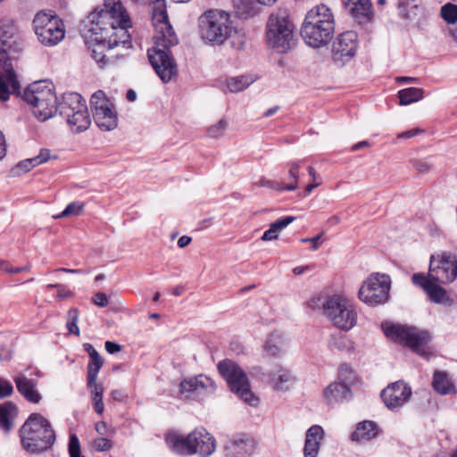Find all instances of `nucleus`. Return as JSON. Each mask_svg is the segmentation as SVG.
Masks as SVG:
<instances>
[{"instance_id":"nucleus-1","label":"nucleus","mask_w":457,"mask_h":457,"mask_svg":"<svg viewBox=\"0 0 457 457\" xmlns=\"http://www.w3.org/2000/svg\"><path fill=\"white\" fill-rule=\"evenodd\" d=\"M88 31L96 46L92 49V57L104 67L108 61L104 50L112 49L120 44L129 43L127 29L131 27L129 13L119 0H105L104 8L95 10L88 16Z\"/></svg>"},{"instance_id":"nucleus-2","label":"nucleus","mask_w":457,"mask_h":457,"mask_svg":"<svg viewBox=\"0 0 457 457\" xmlns=\"http://www.w3.org/2000/svg\"><path fill=\"white\" fill-rule=\"evenodd\" d=\"M152 21L155 35L154 46L148 50L149 61L163 82L170 81L177 73L176 63L169 48L178 44V37L169 22L166 4L157 0L152 8Z\"/></svg>"},{"instance_id":"nucleus-3","label":"nucleus","mask_w":457,"mask_h":457,"mask_svg":"<svg viewBox=\"0 0 457 457\" xmlns=\"http://www.w3.org/2000/svg\"><path fill=\"white\" fill-rule=\"evenodd\" d=\"M200 32L204 40L212 45H221L230 40L231 46L240 50L245 45V36L233 25L230 15L219 10H210L200 18Z\"/></svg>"},{"instance_id":"nucleus-4","label":"nucleus","mask_w":457,"mask_h":457,"mask_svg":"<svg viewBox=\"0 0 457 457\" xmlns=\"http://www.w3.org/2000/svg\"><path fill=\"white\" fill-rule=\"evenodd\" d=\"M18 31L9 19L0 21V101L5 102L19 88L12 62L11 53L17 42Z\"/></svg>"},{"instance_id":"nucleus-5","label":"nucleus","mask_w":457,"mask_h":457,"mask_svg":"<svg viewBox=\"0 0 457 457\" xmlns=\"http://www.w3.org/2000/svg\"><path fill=\"white\" fill-rule=\"evenodd\" d=\"M335 32L334 14L329 7L319 4L312 8L301 27V36L309 46L320 48L330 42Z\"/></svg>"},{"instance_id":"nucleus-6","label":"nucleus","mask_w":457,"mask_h":457,"mask_svg":"<svg viewBox=\"0 0 457 457\" xmlns=\"http://www.w3.org/2000/svg\"><path fill=\"white\" fill-rule=\"evenodd\" d=\"M21 443L27 452L39 453L55 442V433L50 421L40 413H31L20 429Z\"/></svg>"},{"instance_id":"nucleus-7","label":"nucleus","mask_w":457,"mask_h":457,"mask_svg":"<svg viewBox=\"0 0 457 457\" xmlns=\"http://www.w3.org/2000/svg\"><path fill=\"white\" fill-rule=\"evenodd\" d=\"M166 442L173 452L182 455L199 454L208 457L216 449L215 439L204 428H195L187 437L169 434Z\"/></svg>"},{"instance_id":"nucleus-8","label":"nucleus","mask_w":457,"mask_h":457,"mask_svg":"<svg viewBox=\"0 0 457 457\" xmlns=\"http://www.w3.org/2000/svg\"><path fill=\"white\" fill-rule=\"evenodd\" d=\"M295 26L286 12L271 13L266 26L268 46L277 53H288L295 46Z\"/></svg>"},{"instance_id":"nucleus-9","label":"nucleus","mask_w":457,"mask_h":457,"mask_svg":"<svg viewBox=\"0 0 457 457\" xmlns=\"http://www.w3.org/2000/svg\"><path fill=\"white\" fill-rule=\"evenodd\" d=\"M24 101L32 106L34 115L45 121L57 112L54 86L47 80L31 83L23 93Z\"/></svg>"},{"instance_id":"nucleus-10","label":"nucleus","mask_w":457,"mask_h":457,"mask_svg":"<svg viewBox=\"0 0 457 457\" xmlns=\"http://www.w3.org/2000/svg\"><path fill=\"white\" fill-rule=\"evenodd\" d=\"M326 318L337 328L348 331L357 323V312L346 298L334 295L321 304Z\"/></svg>"},{"instance_id":"nucleus-11","label":"nucleus","mask_w":457,"mask_h":457,"mask_svg":"<svg viewBox=\"0 0 457 457\" xmlns=\"http://www.w3.org/2000/svg\"><path fill=\"white\" fill-rule=\"evenodd\" d=\"M220 375L228 382L231 391L236 393L242 400L253 404L257 398L250 389V383L245 372L231 360H224L218 364Z\"/></svg>"},{"instance_id":"nucleus-12","label":"nucleus","mask_w":457,"mask_h":457,"mask_svg":"<svg viewBox=\"0 0 457 457\" xmlns=\"http://www.w3.org/2000/svg\"><path fill=\"white\" fill-rule=\"evenodd\" d=\"M35 33L46 46L57 45L64 37L62 21L53 12H39L33 20Z\"/></svg>"},{"instance_id":"nucleus-13","label":"nucleus","mask_w":457,"mask_h":457,"mask_svg":"<svg viewBox=\"0 0 457 457\" xmlns=\"http://www.w3.org/2000/svg\"><path fill=\"white\" fill-rule=\"evenodd\" d=\"M382 327L388 338L409 346L420 355H425L423 347L429 340V335L427 332L398 324L385 323Z\"/></svg>"},{"instance_id":"nucleus-14","label":"nucleus","mask_w":457,"mask_h":457,"mask_svg":"<svg viewBox=\"0 0 457 457\" xmlns=\"http://www.w3.org/2000/svg\"><path fill=\"white\" fill-rule=\"evenodd\" d=\"M391 278L381 273L371 274L359 290V298L370 306L385 303L389 298Z\"/></svg>"},{"instance_id":"nucleus-15","label":"nucleus","mask_w":457,"mask_h":457,"mask_svg":"<svg viewBox=\"0 0 457 457\" xmlns=\"http://www.w3.org/2000/svg\"><path fill=\"white\" fill-rule=\"evenodd\" d=\"M90 106L94 120L101 130L111 131L117 128V111L104 91L98 90L92 95Z\"/></svg>"},{"instance_id":"nucleus-16","label":"nucleus","mask_w":457,"mask_h":457,"mask_svg":"<svg viewBox=\"0 0 457 457\" xmlns=\"http://www.w3.org/2000/svg\"><path fill=\"white\" fill-rule=\"evenodd\" d=\"M427 278L442 284L453 282L457 278V256L447 252L431 255Z\"/></svg>"},{"instance_id":"nucleus-17","label":"nucleus","mask_w":457,"mask_h":457,"mask_svg":"<svg viewBox=\"0 0 457 457\" xmlns=\"http://www.w3.org/2000/svg\"><path fill=\"white\" fill-rule=\"evenodd\" d=\"M357 47V34L354 31L350 30L341 33L333 42V62L338 66H344L353 58Z\"/></svg>"},{"instance_id":"nucleus-18","label":"nucleus","mask_w":457,"mask_h":457,"mask_svg":"<svg viewBox=\"0 0 457 457\" xmlns=\"http://www.w3.org/2000/svg\"><path fill=\"white\" fill-rule=\"evenodd\" d=\"M262 370L261 367H253L252 374L253 376L262 375V379L275 391H287L295 382L292 372L281 365L276 366L272 371L267 374L262 372Z\"/></svg>"},{"instance_id":"nucleus-19","label":"nucleus","mask_w":457,"mask_h":457,"mask_svg":"<svg viewBox=\"0 0 457 457\" xmlns=\"http://www.w3.org/2000/svg\"><path fill=\"white\" fill-rule=\"evenodd\" d=\"M414 285L420 287L428 295L429 299L439 304H452L453 300L447 295L444 287L436 284V281L427 278L423 273H414L411 277Z\"/></svg>"},{"instance_id":"nucleus-20","label":"nucleus","mask_w":457,"mask_h":457,"mask_svg":"<svg viewBox=\"0 0 457 457\" xmlns=\"http://www.w3.org/2000/svg\"><path fill=\"white\" fill-rule=\"evenodd\" d=\"M411 395V387L402 381H397L389 385L381 393L383 402L389 409H395L403 406L408 402Z\"/></svg>"},{"instance_id":"nucleus-21","label":"nucleus","mask_w":457,"mask_h":457,"mask_svg":"<svg viewBox=\"0 0 457 457\" xmlns=\"http://www.w3.org/2000/svg\"><path fill=\"white\" fill-rule=\"evenodd\" d=\"M255 449L254 440L247 435H237L225 445L227 457H248Z\"/></svg>"},{"instance_id":"nucleus-22","label":"nucleus","mask_w":457,"mask_h":457,"mask_svg":"<svg viewBox=\"0 0 457 457\" xmlns=\"http://www.w3.org/2000/svg\"><path fill=\"white\" fill-rule=\"evenodd\" d=\"M17 391L29 403H38L42 396L37 390V380L29 378L23 373H18L14 376Z\"/></svg>"},{"instance_id":"nucleus-23","label":"nucleus","mask_w":457,"mask_h":457,"mask_svg":"<svg viewBox=\"0 0 457 457\" xmlns=\"http://www.w3.org/2000/svg\"><path fill=\"white\" fill-rule=\"evenodd\" d=\"M82 108H87L86 102L79 94L74 92L65 93L57 105V111L64 119L73 118Z\"/></svg>"},{"instance_id":"nucleus-24","label":"nucleus","mask_w":457,"mask_h":457,"mask_svg":"<svg viewBox=\"0 0 457 457\" xmlns=\"http://www.w3.org/2000/svg\"><path fill=\"white\" fill-rule=\"evenodd\" d=\"M348 13L359 23L371 20L372 10L370 0H342Z\"/></svg>"},{"instance_id":"nucleus-25","label":"nucleus","mask_w":457,"mask_h":457,"mask_svg":"<svg viewBox=\"0 0 457 457\" xmlns=\"http://www.w3.org/2000/svg\"><path fill=\"white\" fill-rule=\"evenodd\" d=\"M288 345L286 336L279 331L270 333L263 345V352L268 357L278 358L282 356Z\"/></svg>"},{"instance_id":"nucleus-26","label":"nucleus","mask_w":457,"mask_h":457,"mask_svg":"<svg viewBox=\"0 0 457 457\" xmlns=\"http://www.w3.org/2000/svg\"><path fill=\"white\" fill-rule=\"evenodd\" d=\"M323 395L328 405L333 406L351 398L350 388L346 384L335 381L329 384L324 390Z\"/></svg>"},{"instance_id":"nucleus-27","label":"nucleus","mask_w":457,"mask_h":457,"mask_svg":"<svg viewBox=\"0 0 457 457\" xmlns=\"http://www.w3.org/2000/svg\"><path fill=\"white\" fill-rule=\"evenodd\" d=\"M323 434V428L318 425L312 426L307 430L303 448L304 457H316L318 455Z\"/></svg>"},{"instance_id":"nucleus-28","label":"nucleus","mask_w":457,"mask_h":457,"mask_svg":"<svg viewBox=\"0 0 457 457\" xmlns=\"http://www.w3.org/2000/svg\"><path fill=\"white\" fill-rule=\"evenodd\" d=\"M50 159V151L45 148L41 149L38 155L20 162L14 168H12V173L14 176H21L30 171L36 166L49 161Z\"/></svg>"},{"instance_id":"nucleus-29","label":"nucleus","mask_w":457,"mask_h":457,"mask_svg":"<svg viewBox=\"0 0 457 457\" xmlns=\"http://www.w3.org/2000/svg\"><path fill=\"white\" fill-rule=\"evenodd\" d=\"M432 385L440 395H453L456 393L453 383L445 372L436 371Z\"/></svg>"},{"instance_id":"nucleus-30","label":"nucleus","mask_w":457,"mask_h":457,"mask_svg":"<svg viewBox=\"0 0 457 457\" xmlns=\"http://www.w3.org/2000/svg\"><path fill=\"white\" fill-rule=\"evenodd\" d=\"M79 110L73 118L65 119L71 129L75 133H80L87 130L90 124L91 119L87 111V108H82Z\"/></svg>"},{"instance_id":"nucleus-31","label":"nucleus","mask_w":457,"mask_h":457,"mask_svg":"<svg viewBox=\"0 0 457 457\" xmlns=\"http://www.w3.org/2000/svg\"><path fill=\"white\" fill-rule=\"evenodd\" d=\"M17 415V407L11 402L0 404V428L8 432L12 428V420Z\"/></svg>"},{"instance_id":"nucleus-32","label":"nucleus","mask_w":457,"mask_h":457,"mask_svg":"<svg viewBox=\"0 0 457 457\" xmlns=\"http://www.w3.org/2000/svg\"><path fill=\"white\" fill-rule=\"evenodd\" d=\"M295 220V217L294 216H286L272 222L270 225V228L267 229L262 236V240L271 241L277 239L278 237L279 232L286 228Z\"/></svg>"},{"instance_id":"nucleus-33","label":"nucleus","mask_w":457,"mask_h":457,"mask_svg":"<svg viewBox=\"0 0 457 457\" xmlns=\"http://www.w3.org/2000/svg\"><path fill=\"white\" fill-rule=\"evenodd\" d=\"M377 434L378 428L373 421H363L359 423L351 437L353 441H368L375 437Z\"/></svg>"},{"instance_id":"nucleus-34","label":"nucleus","mask_w":457,"mask_h":457,"mask_svg":"<svg viewBox=\"0 0 457 457\" xmlns=\"http://www.w3.org/2000/svg\"><path fill=\"white\" fill-rule=\"evenodd\" d=\"M254 78L252 75H241L226 79L225 91L230 93H238L248 87L253 83Z\"/></svg>"},{"instance_id":"nucleus-35","label":"nucleus","mask_w":457,"mask_h":457,"mask_svg":"<svg viewBox=\"0 0 457 457\" xmlns=\"http://www.w3.org/2000/svg\"><path fill=\"white\" fill-rule=\"evenodd\" d=\"M423 96V89L418 87H408L398 92L401 105H408L421 100Z\"/></svg>"},{"instance_id":"nucleus-36","label":"nucleus","mask_w":457,"mask_h":457,"mask_svg":"<svg viewBox=\"0 0 457 457\" xmlns=\"http://www.w3.org/2000/svg\"><path fill=\"white\" fill-rule=\"evenodd\" d=\"M329 346L339 351L353 352L354 350L353 341L347 336L341 334L332 336Z\"/></svg>"},{"instance_id":"nucleus-37","label":"nucleus","mask_w":457,"mask_h":457,"mask_svg":"<svg viewBox=\"0 0 457 457\" xmlns=\"http://www.w3.org/2000/svg\"><path fill=\"white\" fill-rule=\"evenodd\" d=\"M338 380L339 383L346 384L348 388L359 382V378L355 371L347 365H342L339 368Z\"/></svg>"},{"instance_id":"nucleus-38","label":"nucleus","mask_w":457,"mask_h":457,"mask_svg":"<svg viewBox=\"0 0 457 457\" xmlns=\"http://www.w3.org/2000/svg\"><path fill=\"white\" fill-rule=\"evenodd\" d=\"M84 207L85 205L81 202H72L69 204L60 214L54 215V218L62 219L71 216H79L82 213Z\"/></svg>"},{"instance_id":"nucleus-39","label":"nucleus","mask_w":457,"mask_h":457,"mask_svg":"<svg viewBox=\"0 0 457 457\" xmlns=\"http://www.w3.org/2000/svg\"><path fill=\"white\" fill-rule=\"evenodd\" d=\"M440 15L448 24H455L457 22V5L452 3L445 4L441 7Z\"/></svg>"},{"instance_id":"nucleus-40","label":"nucleus","mask_w":457,"mask_h":457,"mask_svg":"<svg viewBox=\"0 0 457 457\" xmlns=\"http://www.w3.org/2000/svg\"><path fill=\"white\" fill-rule=\"evenodd\" d=\"M195 385H196V391H204L206 393H213L216 389L214 381L204 375L195 377Z\"/></svg>"},{"instance_id":"nucleus-41","label":"nucleus","mask_w":457,"mask_h":457,"mask_svg":"<svg viewBox=\"0 0 457 457\" xmlns=\"http://www.w3.org/2000/svg\"><path fill=\"white\" fill-rule=\"evenodd\" d=\"M301 168L300 162H293L289 164L288 175L293 179V182L284 186V189L287 191H294L298 187L299 171Z\"/></svg>"},{"instance_id":"nucleus-42","label":"nucleus","mask_w":457,"mask_h":457,"mask_svg":"<svg viewBox=\"0 0 457 457\" xmlns=\"http://www.w3.org/2000/svg\"><path fill=\"white\" fill-rule=\"evenodd\" d=\"M103 366L102 358L91 360L87 365V384H95L97 380L98 372Z\"/></svg>"},{"instance_id":"nucleus-43","label":"nucleus","mask_w":457,"mask_h":457,"mask_svg":"<svg viewBox=\"0 0 457 457\" xmlns=\"http://www.w3.org/2000/svg\"><path fill=\"white\" fill-rule=\"evenodd\" d=\"M79 320V311L78 309L72 308L68 312V321L66 327L70 333L74 334L76 336L79 335V328L77 325Z\"/></svg>"},{"instance_id":"nucleus-44","label":"nucleus","mask_w":457,"mask_h":457,"mask_svg":"<svg viewBox=\"0 0 457 457\" xmlns=\"http://www.w3.org/2000/svg\"><path fill=\"white\" fill-rule=\"evenodd\" d=\"M46 289H57V295L56 297L59 300H65L71 298L73 296V292L68 288L67 286L62 284H49L46 287Z\"/></svg>"},{"instance_id":"nucleus-45","label":"nucleus","mask_w":457,"mask_h":457,"mask_svg":"<svg viewBox=\"0 0 457 457\" xmlns=\"http://www.w3.org/2000/svg\"><path fill=\"white\" fill-rule=\"evenodd\" d=\"M227 127V121L225 120H220L216 124H213L208 128L207 134L212 138H219L222 136Z\"/></svg>"},{"instance_id":"nucleus-46","label":"nucleus","mask_w":457,"mask_h":457,"mask_svg":"<svg viewBox=\"0 0 457 457\" xmlns=\"http://www.w3.org/2000/svg\"><path fill=\"white\" fill-rule=\"evenodd\" d=\"M254 185L257 187H265L273 189L275 191H284L285 190L283 184H281L278 181H275V180L267 179L265 178H261L258 181H256L254 183Z\"/></svg>"},{"instance_id":"nucleus-47","label":"nucleus","mask_w":457,"mask_h":457,"mask_svg":"<svg viewBox=\"0 0 457 457\" xmlns=\"http://www.w3.org/2000/svg\"><path fill=\"white\" fill-rule=\"evenodd\" d=\"M69 453L71 457H83L80 454L79 441L74 434L70 436Z\"/></svg>"},{"instance_id":"nucleus-48","label":"nucleus","mask_w":457,"mask_h":457,"mask_svg":"<svg viewBox=\"0 0 457 457\" xmlns=\"http://www.w3.org/2000/svg\"><path fill=\"white\" fill-rule=\"evenodd\" d=\"M90 388L92 401L103 400L104 386L101 383L95 381V384H87Z\"/></svg>"},{"instance_id":"nucleus-49","label":"nucleus","mask_w":457,"mask_h":457,"mask_svg":"<svg viewBox=\"0 0 457 457\" xmlns=\"http://www.w3.org/2000/svg\"><path fill=\"white\" fill-rule=\"evenodd\" d=\"M13 393V386L11 382L0 377V398H4L12 395Z\"/></svg>"},{"instance_id":"nucleus-50","label":"nucleus","mask_w":457,"mask_h":457,"mask_svg":"<svg viewBox=\"0 0 457 457\" xmlns=\"http://www.w3.org/2000/svg\"><path fill=\"white\" fill-rule=\"evenodd\" d=\"M420 4V0H400L399 5L403 11H406V15L410 17V12L412 10H418Z\"/></svg>"},{"instance_id":"nucleus-51","label":"nucleus","mask_w":457,"mask_h":457,"mask_svg":"<svg viewBox=\"0 0 457 457\" xmlns=\"http://www.w3.org/2000/svg\"><path fill=\"white\" fill-rule=\"evenodd\" d=\"M179 389L181 393L195 392L196 385H195V378H188L181 381Z\"/></svg>"},{"instance_id":"nucleus-52","label":"nucleus","mask_w":457,"mask_h":457,"mask_svg":"<svg viewBox=\"0 0 457 457\" xmlns=\"http://www.w3.org/2000/svg\"><path fill=\"white\" fill-rule=\"evenodd\" d=\"M412 165L420 173H427L432 169V164L424 160H414Z\"/></svg>"},{"instance_id":"nucleus-53","label":"nucleus","mask_w":457,"mask_h":457,"mask_svg":"<svg viewBox=\"0 0 457 457\" xmlns=\"http://www.w3.org/2000/svg\"><path fill=\"white\" fill-rule=\"evenodd\" d=\"M94 445L97 451L104 452L112 448V442L104 437H100L95 440Z\"/></svg>"},{"instance_id":"nucleus-54","label":"nucleus","mask_w":457,"mask_h":457,"mask_svg":"<svg viewBox=\"0 0 457 457\" xmlns=\"http://www.w3.org/2000/svg\"><path fill=\"white\" fill-rule=\"evenodd\" d=\"M234 4L241 13H249L253 10L250 0H234Z\"/></svg>"},{"instance_id":"nucleus-55","label":"nucleus","mask_w":457,"mask_h":457,"mask_svg":"<svg viewBox=\"0 0 457 457\" xmlns=\"http://www.w3.org/2000/svg\"><path fill=\"white\" fill-rule=\"evenodd\" d=\"M93 303L99 307H105L108 304V298L105 293L98 292L93 296Z\"/></svg>"},{"instance_id":"nucleus-56","label":"nucleus","mask_w":457,"mask_h":457,"mask_svg":"<svg viewBox=\"0 0 457 457\" xmlns=\"http://www.w3.org/2000/svg\"><path fill=\"white\" fill-rule=\"evenodd\" d=\"M424 130L423 129H410V130H406L404 132H402V133H399L397 135V137L400 138V139H408V138H411L412 137H415L419 134H421L423 133Z\"/></svg>"},{"instance_id":"nucleus-57","label":"nucleus","mask_w":457,"mask_h":457,"mask_svg":"<svg viewBox=\"0 0 457 457\" xmlns=\"http://www.w3.org/2000/svg\"><path fill=\"white\" fill-rule=\"evenodd\" d=\"M104 346H105V350L111 354L119 353L121 350V347L120 345H118L114 342H111V341H106L104 344Z\"/></svg>"},{"instance_id":"nucleus-58","label":"nucleus","mask_w":457,"mask_h":457,"mask_svg":"<svg viewBox=\"0 0 457 457\" xmlns=\"http://www.w3.org/2000/svg\"><path fill=\"white\" fill-rule=\"evenodd\" d=\"M83 346L85 351L88 353L91 360L101 358L98 352L94 348V346L91 344L87 343Z\"/></svg>"},{"instance_id":"nucleus-59","label":"nucleus","mask_w":457,"mask_h":457,"mask_svg":"<svg viewBox=\"0 0 457 457\" xmlns=\"http://www.w3.org/2000/svg\"><path fill=\"white\" fill-rule=\"evenodd\" d=\"M321 236H322V234L320 233L313 237L303 238L301 241L303 243L311 242V244H312V250H317L320 245V243L319 241L321 238Z\"/></svg>"},{"instance_id":"nucleus-60","label":"nucleus","mask_w":457,"mask_h":457,"mask_svg":"<svg viewBox=\"0 0 457 457\" xmlns=\"http://www.w3.org/2000/svg\"><path fill=\"white\" fill-rule=\"evenodd\" d=\"M96 430L100 435H106L108 431L107 424L104 421H99L96 424Z\"/></svg>"},{"instance_id":"nucleus-61","label":"nucleus","mask_w":457,"mask_h":457,"mask_svg":"<svg viewBox=\"0 0 457 457\" xmlns=\"http://www.w3.org/2000/svg\"><path fill=\"white\" fill-rule=\"evenodd\" d=\"M6 145L4 134L0 131V160L5 156Z\"/></svg>"},{"instance_id":"nucleus-62","label":"nucleus","mask_w":457,"mask_h":457,"mask_svg":"<svg viewBox=\"0 0 457 457\" xmlns=\"http://www.w3.org/2000/svg\"><path fill=\"white\" fill-rule=\"evenodd\" d=\"M191 241H192V238L190 237L182 236L178 240V245L180 248H184V247L187 246L191 243Z\"/></svg>"},{"instance_id":"nucleus-63","label":"nucleus","mask_w":457,"mask_h":457,"mask_svg":"<svg viewBox=\"0 0 457 457\" xmlns=\"http://www.w3.org/2000/svg\"><path fill=\"white\" fill-rule=\"evenodd\" d=\"M92 402H93V406H94L95 411L98 414H102L104 410V405L103 400L92 401Z\"/></svg>"},{"instance_id":"nucleus-64","label":"nucleus","mask_w":457,"mask_h":457,"mask_svg":"<svg viewBox=\"0 0 457 457\" xmlns=\"http://www.w3.org/2000/svg\"><path fill=\"white\" fill-rule=\"evenodd\" d=\"M320 298L318 297V298H312L310 300L309 302V306L312 308V309H317V308H320Z\"/></svg>"}]
</instances>
